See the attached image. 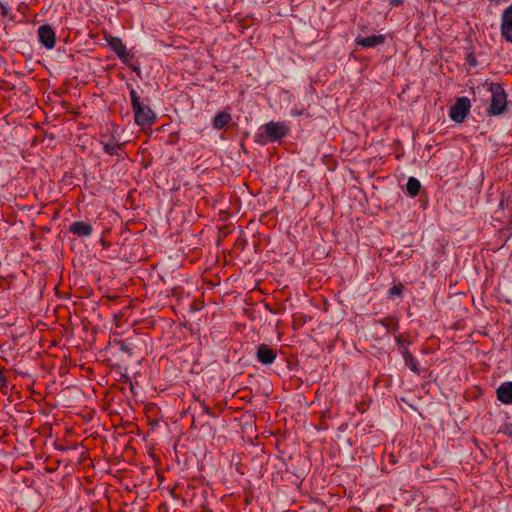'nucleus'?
<instances>
[{
    "mask_svg": "<svg viewBox=\"0 0 512 512\" xmlns=\"http://www.w3.org/2000/svg\"><path fill=\"white\" fill-rule=\"evenodd\" d=\"M262 129L263 132L258 134L260 138H264L262 143L278 141L285 137L289 131L286 124L274 121L266 123Z\"/></svg>",
    "mask_w": 512,
    "mask_h": 512,
    "instance_id": "f257e3e1",
    "label": "nucleus"
},
{
    "mask_svg": "<svg viewBox=\"0 0 512 512\" xmlns=\"http://www.w3.org/2000/svg\"><path fill=\"white\" fill-rule=\"evenodd\" d=\"M489 91L491 92L490 114L495 116L502 114L507 105L504 89L498 83H491L489 85Z\"/></svg>",
    "mask_w": 512,
    "mask_h": 512,
    "instance_id": "f03ea898",
    "label": "nucleus"
},
{
    "mask_svg": "<svg viewBox=\"0 0 512 512\" xmlns=\"http://www.w3.org/2000/svg\"><path fill=\"white\" fill-rule=\"evenodd\" d=\"M470 100L467 97H460L450 108L449 116L456 123H462L470 111Z\"/></svg>",
    "mask_w": 512,
    "mask_h": 512,
    "instance_id": "7ed1b4c3",
    "label": "nucleus"
},
{
    "mask_svg": "<svg viewBox=\"0 0 512 512\" xmlns=\"http://www.w3.org/2000/svg\"><path fill=\"white\" fill-rule=\"evenodd\" d=\"M135 123L139 126H151L156 119L154 111L143 103L133 108Z\"/></svg>",
    "mask_w": 512,
    "mask_h": 512,
    "instance_id": "20e7f679",
    "label": "nucleus"
},
{
    "mask_svg": "<svg viewBox=\"0 0 512 512\" xmlns=\"http://www.w3.org/2000/svg\"><path fill=\"white\" fill-rule=\"evenodd\" d=\"M39 42L46 49H53L55 46L56 35L53 28L49 24H43L38 28Z\"/></svg>",
    "mask_w": 512,
    "mask_h": 512,
    "instance_id": "39448f33",
    "label": "nucleus"
},
{
    "mask_svg": "<svg viewBox=\"0 0 512 512\" xmlns=\"http://www.w3.org/2000/svg\"><path fill=\"white\" fill-rule=\"evenodd\" d=\"M256 357L261 364L270 365L275 361L277 351L270 348L267 344H260L257 347Z\"/></svg>",
    "mask_w": 512,
    "mask_h": 512,
    "instance_id": "423d86ee",
    "label": "nucleus"
},
{
    "mask_svg": "<svg viewBox=\"0 0 512 512\" xmlns=\"http://www.w3.org/2000/svg\"><path fill=\"white\" fill-rule=\"evenodd\" d=\"M108 45L116 53V55L119 57V59H121L123 63L128 62L130 55L121 39L117 37H110L108 39Z\"/></svg>",
    "mask_w": 512,
    "mask_h": 512,
    "instance_id": "0eeeda50",
    "label": "nucleus"
},
{
    "mask_svg": "<svg viewBox=\"0 0 512 512\" xmlns=\"http://www.w3.org/2000/svg\"><path fill=\"white\" fill-rule=\"evenodd\" d=\"M385 39V36L382 34L368 37H362L361 35H358L355 39V42L357 45H360L364 48H372L378 45H382L385 42Z\"/></svg>",
    "mask_w": 512,
    "mask_h": 512,
    "instance_id": "6e6552de",
    "label": "nucleus"
},
{
    "mask_svg": "<svg viewBox=\"0 0 512 512\" xmlns=\"http://www.w3.org/2000/svg\"><path fill=\"white\" fill-rule=\"evenodd\" d=\"M69 231L74 235H77L80 237H87V236L91 235V233L93 231V227L91 224H89L87 222L76 221L70 225Z\"/></svg>",
    "mask_w": 512,
    "mask_h": 512,
    "instance_id": "1a4fd4ad",
    "label": "nucleus"
},
{
    "mask_svg": "<svg viewBox=\"0 0 512 512\" xmlns=\"http://www.w3.org/2000/svg\"><path fill=\"white\" fill-rule=\"evenodd\" d=\"M102 138H106V136L103 135ZM107 138L108 139L106 141L103 139L100 141L105 153L109 155H119L120 150H122L123 144L118 143L113 136H107Z\"/></svg>",
    "mask_w": 512,
    "mask_h": 512,
    "instance_id": "9d476101",
    "label": "nucleus"
},
{
    "mask_svg": "<svg viewBox=\"0 0 512 512\" xmlns=\"http://www.w3.org/2000/svg\"><path fill=\"white\" fill-rule=\"evenodd\" d=\"M497 398L504 404L512 403V382L502 383L497 391Z\"/></svg>",
    "mask_w": 512,
    "mask_h": 512,
    "instance_id": "9b49d317",
    "label": "nucleus"
},
{
    "mask_svg": "<svg viewBox=\"0 0 512 512\" xmlns=\"http://www.w3.org/2000/svg\"><path fill=\"white\" fill-rule=\"evenodd\" d=\"M501 35L512 44V18L502 15Z\"/></svg>",
    "mask_w": 512,
    "mask_h": 512,
    "instance_id": "f8f14e48",
    "label": "nucleus"
},
{
    "mask_svg": "<svg viewBox=\"0 0 512 512\" xmlns=\"http://www.w3.org/2000/svg\"><path fill=\"white\" fill-rule=\"evenodd\" d=\"M231 115L227 112H220L216 114L214 120H213V127L215 129H222L224 128L230 121H231Z\"/></svg>",
    "mask_w": 512,
    "mask_h": 512,
    "instance_id": "ddd939ff",
    "label": "nucleus"
},
{
    "mask_svg": "<svg viewBox=\"0 0 512 512\" xmlns=\"http://www.w3.org/2000/svg\"><path fill=\"white\" fill-rule=\"evenodd\" d=\"M402 355H403L405 364L410 368V370L413 371L414 373L419 374L420 370L418 368L416 358L407 349H403Z\"/></svg>",
    "mask_w": 512,
    "mask_h": 512,
    "instance_id": "4468645a",
    "label": "nucleus"
},
{
    "mask_svg": "<svg viewBox=\"0 0 512 512\" xmlns=\"http://www.w3.org/2000/svg\"><path fill=\"white\" fill-rule=\"evenodd\" d=\"M421 188L420 181L415 177H410L406 184V190L411 197L418 195Z\"/></svg>",
    "mask_w": 512,
    "mask_h": 512,
    "instance_id": "2eb2a0df",
    "label": "nucleus"
},
{
    "mask_svg": "<svg viewBox=\"0 0 512 512\" xmlns=\"http://www.w3.org/2000/svg\"><path fill=\"white\" fill-rule=\"evenodd\" d=\"M117 344L119 345L120 351L127 353L129 356L133 355L134 347L133 344L128 339L120 340L118 341Z\"/></svg>",
    "mask_w": 512,
    "mask_h": 512,
    "instance_id": "dca6fc26",
    "label": "nucleus"
},
{
    "mask_svg": "<svg viewBox=\"0 0 512 512\" xmlns=\"http://www.w3.org/2000/svg\"><path fill=\"white\" fill-rule=\"evenodd\" d=\"M130 98H131L132 109L134 107H138L139 104H141L140 96L134 89L130 90Z\"/></svg>",
    "mask_w": 512,
    "mask_h": 512,
    "instance_id": "f3484780",
    "label": "nucleus"
},
{
    "mask_svg": "<svg viewBox=\"0 0 512 512\" xmlns=\"http://www.w3.org/2000/svg\"><path fill=\"white\" fill-rule=\"evenodd\" d=\"M403 292V285H394L388 290V294L391 296H401Z\"/></svg>",
    "mask_w": 512,
    "mask_h": 512,
    "instance_id": "a211bd4d",
    "label": "nucleus"
},
{
    "mask_svg": "<svg viewBox=\"0 0 512 512\" xmlns=\"http://www.w3.org/2000/svg\"><path fill=\"white\" fill-rule=\"evenodd\" d=\"M501 432L512 437V424L507 423L501 428Z\"/></svg>",
    "mask_w": 512,
    "mask_h": 512,
    "instance_id": "6ab92c4d",
    "label": "nucleus"
},
{
    "mask_svg": "<svg viewBox=\"0 0 512 512\" xmlns=\"http://www.w3.org/2000/svg\"><path fill=\"white\" fill-rule=\"evenodd\" d=\"M467 62L471 65V66H476L477 65V61L475 59V57L472 55V54H469L468 57H467Z\"/></svg>",
    "mask_w": 512,
    "mask_h": 512,
    "instance_id": "aec40b11",
    "label": "nucleus"
},
{
    "mask_svg": "<svg viewBox=\"0 0 512 512\" xmlns=\"http://www.w3.org/2000/svg\"><path fill=\"white\" fill-rule=\"evenodd\" d=\"M404 0H389V4L392 6V7H398V6H401L403 4Z\"/></svg>",
    "mask_w": 512,
    "mask_h": 512,
    "instance_id": "412c9836",
    "label": "nucleus"
},
{
    "mask_svg": "<svg viewBox=\"0 0 512 512\" xmlns=\"http://www.w3.org/2000/svg\"><path fill=\"white\" fill-rule=\"evenodd\" d=\"M201 407H202V413H203V414H207V415H209V416H212V413H211V411H210L209 406H207V405H205V404H202V405H201Z\"/></svg>",
    "mask_w": 512,
    "mask_h": 512,
    "instance_id": "4be33fe9",
    "label": "nucleus"
},
{
    "mask_svg": "<svg viewBox=\"0 0 512 512\" xmlns=\"http://www.w3.org/2000/svg\"><path fill=\"white\" fill-rule=\"evenodd\" d=\"M301 114H302V112H301V111H296V110H293V111H292V115H293V116H299V115H301Z\"/></svg>",
    "mask_w": 512,
    "mask_h": 512,
    "instance_id": "5701e85b",
    "label": "nucleus"
},
{
    "mask_svg": "<svg viewBox=\"0 0 512 512\" xmlns=\"http://www.w3.org/2000/svg\"><path fill=\"white\" fill-rule=\"evenodd\" d=\"M6 380L3 377L2 373L0 372V383L5 384Z\"/></svg>",
    "mask_w": 512,
    "mask_h": 512,
    "instance_id": "b1692460",
    "label": "nucleus"
},
{
    "mask_svg": "<svg viewBox=\"0 0 512 512\" xmlns=\"http://www.w3.org/2000/svg\"><path fill=\"white\" fill-rule=\"evenodd\" d=\"M396 340H397V342H398V343H401V344H402V342L400 341V339H399V338H397Z\"/></svg>",
    "mask_w": 512,
    "mask_h": 512,
    "instance_id": "393cba45",
    "label": "nucleus"
}]
</instances>
